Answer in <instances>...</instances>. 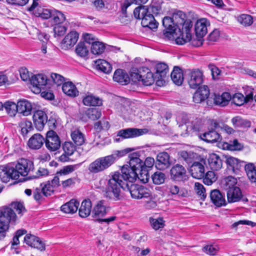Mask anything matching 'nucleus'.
<instances>
[{
  "label": "nucleus",
  "mask_w": 256,
  "mask_h": 256,
  "mask_svg": "<svg viewBox=\"0 0 256 256\" xmlns=\"http://www.w3.org/2000/svg\"><path fill=\"white\" fill-rule=\"evenodd\" d=\"M4 108L6 113L12 117H14L18 112L16 104L12 102L7 101L4 103Z\"/></svg>",
  "instance_id": "47"
},
{
  "label": "nucleus",
  "mask_w": 256,
  "mask_h": 256,
  "mask_svg": "<svg viewBox=\"0 0 256 256\" xmlns=\"http://www.w3.org/2000/svg\"><path fill=\"white\" fill-rule=\"evenodd\" d=\"M194 190L200 198L202 200H204L206 194L204 186L199 182H196L194 184Z\"/></svg>",
  "instance_id": "58"
},
{
  "label": "nucleus",
  "mask_w": 256,
  "mask_h": 256,
  "mask_svg": "<svg viewBox=\"0 0 256 256\" xmlns=\"http://www.w3.org/2000/svg\"><path fill=\"white\" fill-rule=\"evenodd\" d=\"M138 152H134L129 155V166H124L121 168V173L115 172L111 174L108 180H112L116 185L118 181L120 180H129L130 182H135L138 178H142L145 176L147 178L148 170L143 166V160L140 158Z\"/></svg>",
  "instance_id": "2"
},
{
  "label": "nucleus",
  "mask_w": 256,
  "mask_h": 256,
  "mask_svg": "<svg viewBox=\"0 0 256 256\" xmlns=\"http://www.w3.org/2000/svg\"><path fill=\"white\" fill-rule=\"evenodd\" d=\"M52 14V20L54 25L61 24L65 21V16L61 12L54 10Z\"/></svg>",
  "instance_id": "49"
},
{
  "label": "nucleus",
  "mask_w": 256,
  "mask_h": 256,
  "mask_svg": "<svg viewBox=\"0 0 256 256\" xmlns=\"http://www.w3.org/2000/svg\"><path fill=\"white\" fill-rule=\"evenodd\" d=\"M162 25L165 28L164 36L168 40H176V38H181L176 32L177 28L172 17L165 16L162 20Z\"/></svg>",
  "instance_id": "8"
},
{
  "label": "nucleus",
  "mask_w": 256,
  "mask_h": 256,
  "mask_svg": "<svg viewBox=\"0 0 256 256\" xmlns=\"http://www.w3.org/2000/svg\"><path fill=\"white\" fill-rule=\"evenodd\" d=\"M226 148L230 150H239L242 148L243 146L236 139L233 140H230L228 143H226Z\"/></svg>",
  "instance_id": "62"
},
{
  "label": "nucleus",
  "mask_w": 256,
  "mask_h": 256,
  "mask_svg": "<svg viewBox=\"0 0 256 256\" xmlns=\"http://www.w3.org/2000/svg\"><path fill=\"white\" fill-rule=\"evenodd\" d=\"M179 158L180 160H184L185 162L188 164H193L194 162H196L197 159L198 154H197L192 152L190 151L187 152L185 150H182L179 152Z\"/></svg>",
  "instance_id": "31"
},
{
  "label": "nucleus",
  "mask_w": 256,
  "mask_h": 256,
  "mask_svg": "<svg viewBox=\"0 0 256 256\" xmlns=\"http://www.w3.org/2000/svg\"><path fill=\"white\" fill-rule=\"evenodd\" d=\"M71 138L76 145L80 146L82 145L85 142V136L83 133L80 130H76L72 131L71 133Z\"/></svg>",
  "instance_id": "41"
},
{
  "label": "nucleus",
  "mask_w": 256,
  "mask_h": 256,
  "mask_svg": "<svg viewBox=\"0 0 256 256\" xmlns=\"http://www.w3.org/2000/svg\"><path fill=\"white\" fill-rule=\"evenodd\" d=\"M195 32L197 38H202L207 33L206 24L202 20H198L195 24Z\"/></svg>",
  "instance_id": "40"
},
{
  "label": "nucleus",
  "mask_w": 256,
  "mask_h": 256,
  "mask_svg": "<svg viewBox=\"0 0 256 256\" xmlns=\"http://www.w3.org/2000/svg\"><path fill=\"white\" fill-rule=\"evenodd\" d=\"M62 149L64 152L59 157V160L65 162L69 160V156L75 152L76 146L71 142H66L62 144Z\"/></svg>",
  "instance_id": "17"
},
{
  "label": "nucleus",
  "mask_w": 256,
  "mask_h": 256,
  "mask_svg": "<svg viewBox=\"0 0 256 256\" xmlns=\"http://www.w3.org/2000/svg\"><path fill=\"white\" fill-rule=\"evenodd\" d=\"M12 166L15 180H18L21 176L24 178V181L28 180V177L32 174L34 170L33 162L26 158L19 160L14 166Z\"/></svg>",
  "instance_id": "5"
},
{
  "label": "nucleus",
  "mask_w": 256,
  "mask_h": 256,
  "mask_svg": "<svg viewBox=\"0 0 256 256\" xmlns=\"http://www.w3.org/2000/svg\"><path fill=\"white\" fill-rule=\"evenodd\" d=\"M78 206L79 202L72 199L61 206V210L66 214H74L77 211Z\"/></svg>",
  "instance_id": "30"
},
{
  "label": "nucleus",
  "mask_w": 256,
  "mask_h": 256,
  "mask_svg": "<svg viewBox=\"0 0 256 256\" xmlns=\"http://www.w3.org/2000/svg\"><path fill=\"white\" fill-rule=\"evenodd\" d=\"M126 180H118L116 185L112 180H108L106 187L102 190L104 198L113 201H118L124 198V191L128 192L134 198L141 199L151 196L150 190L142 186L134 184Z\"/></svg>",
  "instance_id": "1"
},
{
  "label": "nucleus",
  "mask_w": 256,
  "mask_h": 256,
  "mask_svg": "<svg viewBox=\"0 0 256 256\" xmlns=\"http://www.w3.org/2000/svg\"><path fill=\"white\" fill-rule=\"evenodd\" d=\"M12 166L15 180H18L21 176L24 178V181L28 180V177L32 174L34 170L33 162L26 158L19 160L14 166Z\"/></svg>",
  "instance_id": "6"
},
{
  "label": "nucleus",
  "mask_w": 256,
  "mask_h": 256,
  "mask_svg": "<svg viewBox=\"0 0 256 256\" xmlns=\"http://www.w3.org/2000/svg\"><path fill=\"white\" fill-rule=\"evenodd\" d=\"M146 69L148 68L146 67H142L138 70L137 72L132 73L131 74L132 80H134L135 81L138 80V82L142 81V78L146 74Z\"/></svg>",
  "instance_id": "56"
},
{
  "label": "nucleus",
  "mask_w": 256,
  "mask_h": 256,
  "mask_svg": "<svg viewBox=\"0 0 256 256\" xmlns=\"http://www.w3.org/2000/svg\"><path fill=\"white\" fill-rule=\"evenodd\" d=\"M231 121L235 128H250L251 126V122L250 120L244 119L240 116L233 118Z\"/></svg>",
  "instance_id": "37"
},
{
  "label": "nucleus",
  "mask_w": 256,
  "mask_h": 256,
  "mask_svg": "<svg viewBox=\"0 0 256 256\" xmlns=\"http://www.w3.org/2000/svg\"><path fill=\"white\" fill-rule=\"evenodd\" d=\"M110 158L108 155L96 159L89 164L88 170L92 174H97L105 170L113 164Z\"/></svg>",
  "instance_id": "7"
},
{
  "label": "nucleus",
  "mask_w": 256,
  "mask_h": 256,
  "mask_svg": "<svg viewBox=\"0 0 256 256\" xmlns=\"http://www.w3.org/2000/svg\"><path fill=\"white\" fill-rule=\"evenodd\" d=\"M142 25L143 27L148 28L150 30L158 28V23L156 22L152 14H146L142 17Z\"/></svg>",
  "instance_id": "26"
},
{
  "label": "nucleus",
  "mask_w": 256,
  "mask_h": 256,
  "mask_svg": "<svg viewBox=\"0 0 256 256\" xmlns=\"http://www.w3.org/2000/svg\"><path fill=\"white\" fill-rule=\"evenodd\" d=\"M26 211L23 204L18 202H12L8 206L0 207V240L4 239L10 228L17 220L16 212L22 216Z\"/></svg>",
  "instance_id": "3"
},
{
  "label": "nucleus",
  "mask_w": 256,
  "mask_h": 256,
  "mask_svg": "<svg viewBox=\"0 0 256 256\" xmlns=\"http://www.w3.org/2000/svg\"><path fill=\"white\" fill-rule=\"evenodd\" d=\"M134 150V149L132 148H126L120 150H115L112 154L108 156L114 164L117 160Z\"/></svg>",
  "instance_id": "46"
},
{
  "label": "nucleus",
  "mask_w": 256,
  "mask_h": 256,
  "mask_svg": "<svg viewBox=\"0 0 256 256\" xmlns=\"http://www.w3.org/2000/svg\"><path fill=\"white\" fill-rule=\"evenodd\" d=\"M212 202L217 207L226 206V202L224 195L219 190H214L210 193Z\"/></svg>",
  "instance_id": "19"
},
{
  "label": "nucleus",
  "mask_w": 256,
  "mask_h": 256,
  "mask_svg": "<svg viewBox=\"0 0 256 256\" xmlns=\"http://www.w3.org/2000/svg\"><path fill=\"white\" fill-rule=\"evenodd\" d=\"M12 166L7 165L0 166V178L3 182H8L10 179L15 180Z\"/></svg>",
  "instance_id": "18"
},
{
  "label": "nucleus",
  "mask_w": 256,
  "mask_h": 256,
  "mask_svg": "<svg viewBox=\"0 0 256 256\" xmlns=\"http://www.w3.org/2000/svg\"><path fill=\"white\" fill-rule=\"evenodd\" d=\"M40 187L42 189V194L46 196H50L54 192V188L51 185L50 180H48L46 184H40Z\"/></svg>",
  "instance_id": "57"
},
{
  "label": "nucleus",
  "mask_w": 256,
  "mask_h": 256,
  "mask_svg": "<svg viewBox=\"0 0 256 256\" xmlns=\"http://www.w3.org/2000/svg\"><path fill=\"white\" fill-rule=\"evenodd\" d=\"M63 92L66 95L75 97L78 95V91L71 82H64L62 86Z\"/></svg>",
  "instance_id": "35"
},
{
  "label": "nucleus",
  "mask_w": 256,
  "mask_h": 256,
  "mask_svg": "<svg viewBox=\"0 0 256 256\" xmlns=\"http://www.w3.org/2000/svg\"><path fill=\"white\" fill-rule=\"evenodd\" d=\"M18 112L24 116H28L30 114L32 110L31 103L28 100L23 99L18 100L16 104Z\"/></svg>",
  "instance_id": "23"
},
{
  "label": "nucleus",
  "mask_w": 256,
  "mask_h": 256,
  "mask_svg": "<svg viewBox=\"0 0 256 256\" xmlns=\"http://www.w3.org/2000/svg\"><path fill=\"white\" fill-rule=\"evenodd\" d=\"M86 115L90 119L95 120L100 118L102 112L98 108H91L87 110Z\"/></svg>",
  "instance_id": "55"
},
{
  "label": "nucleus",
  "mask_w": 256,
  "mask_h": 256,
  "mask_svg": "<svg viewBox=\"0 0 256 256\" xmlns=\"http://www.w3.org/2000/svg\"><path fill=\"white\" fill-rule=\"evenodd\" d=\"M48 78L46 75L43 74H38L34 75L30 78V83L37 88L38 91H40L42 87L47 84Z\"/></svg>",
  "instance_id": "24"
},
{
  "label": "nucleus",
  "mask_w": 256,
  "mask_h": 256,
  "mask_svg": "<svg viewBox=\"0 0 256 256\" xmlns=\"http://www.w3.org/2000/svg\"><path fill=\"white\" fill-rule=\"evenodd\" d=\"M147 12L148 10H146V6H140L135 8L134 10V15L136 18L142 19V17Z\"/></svg>",
  "instance_id": "64"
},
{
  "label": "nucleus",
  "mask_w": 256,
  "mask_h": 256,
  "mask_svg": "<svg viewBox=\"0 0 256 256\" xmlns=\"http://www.w3.org/2000/svg\"><path fill=\"white\" fill-rule=\"evenodd\" d=\"M110 125L109 122L106 119H102L94 124V129L98 132L102 130H107Z\"/></svg>",
  "instance_id": "48"
},
{
  "label": "nucleus",
  "mask_w": 256,
  "mask_h": 256,
  "mask_svg": "<svg viewBox=\"0 0 256 256\" xmlns=\"http://www.w3.org/2000/svg\"><path fill=\"white\" fill-rule=\"evenodd\" d=\"M210 95V90L207 86L204 85L198 87V90L194 93L193 100L195 103L199 104L204 101Z\"/></svg>",
  "instance_id": "16"
},
{
  "label": "nucleus",
  "mask_w": 256,
  "mask_h": 256,
  "mask_svg": "<svg viewBox=\"0 0 256 256\" xmlns=\"http://www.w3.org/2000/svg\"><path fill=\"white\" fill-rule=\"evenodd\" d=\"M147 132L146 129L128 128L119 130L117 136L123 138H130L142 136Z\"/></svg>",
  "instance_id": "12"
},
{
  "label": "nucleus",
  "mask_w": 256,
  "mask_h": 256,
  "mask_svg": "<svg viewBox=\"0 0 256 256\" xmlns=\"http://www.w3.org/2000/svg\"><path fill=\"white\" fill-rule=\"evenodd\" d=\"M146 74L142 78L141 81L143 84L145 86H150L152 84L154 81V78L153 74L150 72V69H146Z\"/></svg>",
  "instance_id": "59"
},
{
  "label": "nucleus",
  "mask_w": 256,
  "mask_h": 256,
  "mask_svg": "<svg viewBox=\"0 0 256 256\" xmlns=\"http://www.w3.org/2000/svg\"><path fill=\"white\" fill-rule=\"evenodd\" d=\"M200 138L207 142L211 143L219 142L222 140L220 134L214 130L200 134Z\"/></svg>",
  "instance_id": "28"
},
{
  "label": "nucleus",
  "mask_w": 256,
  "mask_h": 256,
  "mask_svg": "<svg viewBox=\"0 0 256 256\" xmlns=\"http://www.w3.org/2000/svg\"><path fill=\"white\" fill-rule=\"evenodd\" d=\"M173 82L178 86L182 84L184 78L182 70L178 66H174L170 74Z\"/></svg>",
  "instance_id": "38"
},
{
  "label": "nucleus",
  "mask_w": 256,
  "mask_h": 256,
  "mask_svg": "<svg viewBox=\"0 0 256 256\" xmlns=\"http://www.w3.org/2000/svg\"><path fill=\"white\" fill-rule=\"evenodd\" d=\"M24 242L29 246L44 251L45 250V244L40 239L31 234H26L24 238Z\"/></svg>",
  "instance_id": "15"
},
{
  "label": "nucleus",
  "mask_w": 256,
  "mask_h": 256,
  "mask_svg": "<svg viewBox=\"0 0 256 256\" xmlns=\"http://www.w3.org/2000/svg\"><path fill=\"white\" fill-rule=\"evenodd\" d=\"M106 214V206L104 204V202L100 200L94 206L92 210V216L96 218V221L99 222V220H102L100 218L103 217Z\"/></svg>",
  "instance_id": "25"
},
{
  "label": "nucleus",
  "mask_w": 256,
  "mask_h": 256,
  "mask_svg": "<svg viewBox=\"0 0 256 256\" xmlns=\"http://www.w3.org/2000/svg\"><path fill=\"white\" fill-rule=\"evenodd\" d=\"M75 51L77 55L82 58H84L88 54V47L84 42H80L76 46Z\"/></svg>",
  "instance_id": "50"
},
{
  "label": "nucleus",
  "mask_w": 256,
  "mask_h": 256,
  "mask_svg": "<svg viewBox=\"0 0 256 256\" xmlns=\"http://www.w3.org/2000/svg\"><path fill=\"white\" fill-rule=\"evenodd\" d=\"M186 78L190 87L196 88L203 82L204 75L202 71L198 69L188 72Z\"/></svg>",
  "instance_id": "9"
},
{
  "label": "nucleus",
  "mask_w": 256,
  "mask_h": 256,
  "mask_svg": "<svg viewBox=\"0 0 256 256\" xmlns=\"http://www.w3.org/2000/svg\"><path fill=\"white\" fill-rule=\"evenodd\" d=\"M190 172L192 176L197 179H200L204 176V167L202 164L195 162L190 168Z\"/></svg>",
  "instance_id": "22"
},
{
  "label": "nucleus",
  "mask_w": 256,
  "mask_h": 256,
  "mask_svg": "<svg viewBox=\"0 0 256 256\" xmlns=\"http://www.w3.org/2000/svg\"><path fill=\"white\" fill-rule=\"evenodd\" d=\"M32 119L36 128L40 131L43 130L44 125L46 124L47 115L42 110H36L34 113Z\"/></svg>",
  "instance_id": "13"
},
{
  "label": "nucleus",
  "mask_w": 256,
  "mask_h": 256,
  "mask_svg": "<svg viewBox=\"0 0 256 256\" xmlns=\"http://www.w3.org/2000/svg\"><path fill=\"white\" fill-rule=\"evenodd\" d=\"M166 178L165 174L163 172H156L152 176V180L156 184H160L164 182Z\"/></svg>",
  "instance_id": "61"
},
{
  "label": "nucleus",
  "mask_w": 256,
  "mask_h": 256,
  "mask_svg": "<svg viewBox=\"0 0 256 256\" xmlns=\"http://www.w3.org/2000/svg\"><path fill=\"white\" fill-rule=\"evenodd\" d=\"M48 175V171L46 168H40L36 174L30 175L28 177V180H32L35 178H38L40 176H44Z\"/></svg>",
  "instance_id": "60"
},
{
  "label": "nucleus",
  "mask_w": 256,
  "mask_h": 256,
  "mask_svg": "<svg viewBox=\"0 0 256 256\" xmlns=\"http://www.w3.org/2000/svg\"><path fill=\"white\" fill-rule=\"evenodd\" d=\"M53 10L38 6L36 10L33 13L36 16L40 17L43 19H48L52 17Z\"/></svg>",
  "instance_id": "44"
},
{
  "label": "nucleus",
  "mask_w": 256,
  "mask_h": 256,
  "mask_svg": "<svg viewBox=\"0 0 256 256\" xmlns=\"http://www.w3.org/2000/svg\"><path fill=\"white\" fill-rule=\"evenodd\" d=\"M92 212V202L90 200H85L82 202L79 208V216L82 218H86Z\"/></svg>",
  "instance_id": "33"
},
{
  "label": "nucleus",
  "mask_w": 256,
  "mask_h": 256,
  "mask_svg": "<svg viewBox=\"0 0 256 256\" xmlns=\"http://www.w3.org/2000/svg\"><path fill=\"white\" fill-rule=\"evenodd\" d=\"M168 191L172 195H177L178 197H186L188 194L186 191L174 184L169 186Z\"/></svg>",
  "instance_id": "52"
},
{
  "label": "nucleus",
  "mask_w": 256,
  "mask_h": 256,
  "mask_svg": "<svg viewBox=\"0 0 256 256\" xmlns=\"http://www.w3.org/2000/svg\"><path fill=\"white\" fill-rule=\"evenodd\" d=\"M84 105L86 106H100L102 104V100L98 96L92 94L86 96L82 100Z\"/></svg>",
  "instance_id": "34"
},
{
  "label": "nucleus",
  "mask_w": 256,
  "mask_h": 256,
  "mask_svg": "<svg viewBox=\"0 0 256 256\" xmlns=\"http://www.w3.org/2000/svg\"><path fill=\"white\" fill-rule=\"evenodd\" d=\"M175 25L178 28L181 38H176V42L179 45L184 44L192 40L191 29L192 23L191 20L186 18V14L180 10L174 12L172 16Z\"/></svg>",
  "instance_id": "4"
},
{
  "label": "nucleus",
  "mask_w": 256,
  "mask_h": 256,
  "mask_svg": "<svg viewBox=\"0 0 256 256\" xmlns=\"http://www.w3.org/2000/svg\"><path fill=\"white\" fill-rule=\"evenodd\" d=\"M244 170L247 176L252 182H256V167L252 163H249L244 166Z\"/></svg>",
  "instance_id": "43"
},
{
  "label": "nucleus",
  "mask_w": 256,
  "mask_h": 256,
  "mask_svg": "<svg viewBox=\"0 0 256 256\" xmlns=\"http://www.w3.org/2000/svg\"><path fill=\"white\" fill-rule=\"evenodd\" d=\"M242 197V194L238 187L232 188L227 191L228 202L230 203L239 201Z\"/></svg>",
  "instance_id": "29"
},
{
  "label": "nucleus",
  "mask_w": 256,
  "mask_h": 256,
  "mask_svg": "<svg viewBox=\"0 0 256 256\" xmlns=\"http://www.w3.org/2000/svg\"><path fill=\"white\" fill-rule=\"evenodd\" d=\"M168 72V66L164 63H160L156 66V76H159L161 78H166Z\"/></svg>",
  "instance_id": "51"
},
{
  "label": "nucleus",
  "mask_w": 256,
  "mask_h": 256,
  "mask_svg": "<svg viewBox=\"0 0 256 256\" xmlns=\"http://www.w3.org/2000/svg\"><path fill=\"white\" fill-rule=\"evenodd\" d=\"M96 69L108 74L112 72V66L107 61L104 60H98L95 62Z\"/></svg>",
  "instance_id": "39"
},
{
  "label": "nucleus",
  "mask_w": 256,
  "mask_h": 256,
  "mask_svg": "<svg viewBox=\"0 0 256 256\" xmlns=\"http://www.w3.org/2000/svg\"><path fill=\"white\" fill-rule=\"evenodd\" d=\"M19 126L21 128V134L24 137H27L28 133L34 130L32 122L28 120L21 122Z\"/></svg>",
  "instance_id": "45"
},
{
  "label": "nucleus",
  "mask_w": 256,
  "mask_h": 256,
  "mask_svg": "<svg viewBox=\"0 0 256 256\" xmlns=\"http://www.w3.org/2000/svg\"><path fill=\"white\" fill-rule=\"evenodd\" d=\"M44 138L40 134H36L32 136L28 142V146L32 150H38L42 146Z\"/></svg>",
  "instance_id": "21"
},
{
  "label": "nucleus",
  "mask_w": 256,
  "mask_h": 256,
  "mask_svg": "<svg viewBox=\"0 0 256 256\" xmlns=\"http://www.w3.org/2000/svg\"><path fill=\"white\" fill-rule=\"evenodd\" d=\"M170 178L174 181L184 182L187 180L186 170L180 164H174L170 170Z\"/></svg>",
  "instance_id": "11"
},
{
  "label": "nucleus",
  "mask_w": 256,
  "mask_h": 256,
  "mask_svg": "<svg viewBox=\"0 0 256 256\" xmlns=\"http://www.w3.org/2000/svg\"><path fill=\"white\" fill-rule=\"evenodd\" d=\"M238 21L244 26H249L253 22L252 16L246 14L240 15L238 18Z\"/></svg>",
  "instance_id": "63"
},
{
  "label": "nucleus",
  "mask_w": 256,
  "mask_h": 256,
  "mask_svg": "<svg viewBox=\"0 0 256 256\" xmlns=\"http://www.w3.org/2000/svg\"><path fill=\"white\" fill-rule=\"evenodd\" d=\"M78 34L74 31L69 32L63 39L62 46L63 48L68 49L73 46L78 41Z\"/></svg>",
  "instance_id": "20"
},
{
  "label": "nucleus",
  "mask_w": 256,
  "mask_h": 256,
  "mask_svg": "<svg viewBox=\"0 0 256 256\" xmlns=\"http://www.w3.org/2000/svg\"><path fill=\"white\" fill-rule=\"evenodd\" d=\"M236 178L232 176H229L222 180L221 186L224 190L228 191L232 188L237 187L236 186Z\"/></svg>",
  "instance_id": "42"
},
{
  "label": "nucleus",
  "mask_w": 256,
  "mask_h": 256,
  "mask_svg": "<svg viewBox=\"0 0 256 256\" xmlns=\"http://www.w3.org/2000/svg\"><path fill=\"white\" fill-rule=\"evenodd\" d=\"M170 156L168 152L159 153L156 156L155 166L158 170H164L170 165Z\"/></svg>",
  "instance_id": "14"
},
{
  "label": "nucleus",
  "mask_w": 256,
  "mask_h": 256,
  "mask_svg": "<svg viewBox=\"0 0 256 256\" xmlns=\"http://www.w3.org/2000/svg\"><path fill=\"white\" fill-rule=\"evenodd\" d=\"M44 142L46 148L50 152H54L60 146V138L53 130L47 132L46 139L44 140Z\"/></svg>",
  "instance_id": "10"
},
{
  "label": "nucleus",
  "mask_w": 256,
  "mask_h": 256,
  "mask_svg": "<svg viewBox=\"0 0 256 256\" xmlns=\"http://www.w3.org/2000/svg\"><path fill=\"white\" fill-rule=\"evenodd\" d=\"M226 163L233 170L236 172L238 170H240L243 166L244 162L240 161L236 158L229 156L226 159Z\"/></svg>",
  "instance_id": "36"
},
{
  "label": "nucleus",
  "mask_w": 256,
  "mask_h": 256,
  "mask_svg": "<svg viewBox=\"0 0 256 256\" xmlns=\"http://www.w3.org/2000/svg\"><path fill=\"white\" fill-rule=\"evenodd\" d=\"M208 160L209 166L212 170H218L222 168V161L218 154H210Z\"/></svg>",
  "instance_id": "32"
},
{
  "label": "nucleus",
  "mask_w": 256,
  "mask_h": 256,
  "mask_svg": "<svg viewBox=\"0 0 256 256\" xmlns=\"http://www.w3.org/2000/svg\"><path fill=\"white\" fill-rule=\"evenodd\" d=\"M150 222L152 228L155 230H158L160 228H162L164 226L165 222L163 220V218L161 217H158L157 218H150Z\"/></svg>",
  "instance_id": "53"
},
{
  "label": "nucleus",
  "mask_w": 256,
  "mask_h": 256,
  "mask_svg": "<svg viewBox=\"0 0 256 256\" xmlns=\"http://www.w3.org/2000/svg\"><path fill=\"white\" fill-rule=\"evenodd\" d=\"M113 80L122 85L127 84L130 81L128 75L122 69H118L115 71Z\"/></svg>",
  "instance_id": "27"
},
{
  "label": "nucleus",
  "mask_w": 256,
  "mask_h": 256,
  "mask_svg": "<svg viewBox=\"0 0 256 256\" xmlns=\"http://www.w3.org/2000/svg\"><path fill=\"white\" fill-rule=\"evenodd\" d=\"M105 49L103 43L96 41L91 46V52L94 54H102Z\"/></svg>",
  "instance_id": "54"
}]
</instances>
